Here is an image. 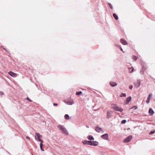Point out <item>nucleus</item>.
Returning a JSON list of instances; mask_svg holds the SVG:
<instances>
[{"mask_svg": "<svg viewBox=\"0 0 155 155\" xmlns=\"http://www.w3.org/2000/svg\"><path fill=\"white\" fill-rule=\"evenodd\" d=\"M144 70H145L147 69V67L146 66H143L142 68H143Z\"/></svg>", "mask_w": 155, "mask_h": 155, "instance_id": "34", "label": "nucleus"}, {"mask_svg": "<svg viewBox=\"0 0 155 155\" xmlns=\"http://www.w3.org/2000/svg\"><path fill=\"white\" fill-rule=\"evenodd\" d=\"M87 138L88 140H94V138L91 135H88L87 136Z\"/></svg>", "mask_w": 155, "mask_h": 155, "instance_id": "17", "label": "nucleus"}, {"mask_svg": "<svg viewBox=\"0 0 155 155\" xmlns=\"http://www.w3.org/2000/svg\"><path fill=\"white\" fill-rule=\"evenodd\" d=\"M109 136L108 134L107 133H106L104 134H103L101 136V138L104 140H108Z\"/></svg>", "mask_w": 155, "mask_h": 155, "instance_id": "4", "label": "nucleus"}, {"mask_svg": "<svg viewBox=\"0 0 155 155\" xmlns=\"http://www.w3.org/2000/svg\"><path fill=\"white\" fill-rule=\"evenodd\" d=\"M95 130L97 132L100 133L102 131H103L102 128L99 127L98 126H97L95 127Z\"/></svg>", "mask_w": 155, "mask_h": 155, "instance_id": "11", "label": "nucleus"}, {"mask_svg": "<svg viewBox=\"0 0 155 155\" xmlns=\"http://www.w3.org/2000/svg\"><path fill=\"white\" fill-rule=\"evenodd\" d=\"M35 137L36 140L38 141L42 138V136L41 135H40L39 133H35Z\"/></svg>", "mask_w": 155, "mask_h": 155, "instance_id": "2", "label": "nucleus"}, {"mask_svg": "<svg viewBox=\"0 0 155 155\" xmlns=\"http://www.w3.org/2000/svg\"><path fill=\"white\" fill-rule=\"evenodd\" d=\"M26 100H27V101H29L30 102H32V101L28 97H27L26 98Z\"/></svg>", "mask_w": 155, "mask_h": 155, "instance_id": "31", "label": "nucleus"}, {"mask_svg": "<svg viewBox=\"0 0 155 155\" xmlns=\"http://www.w3.org/2000/svg\"><path fill=\"white\" fill-rule=\"evenodd\" d=\"M92 142V146H97L98 144V143L97 141H93Z\"/></svg>", "mask_w": 155, "mask_h": 155, "instance_id": "16", "label": "nucleus"}, {"mask_svg": "<svg viewBox=\"0 0 155 155\" xmlns=\"http://www.w3.org/2000/svg\"><path fill=\"white\" fill-rule=\"evenodd\" d=\"M152 96V93H150L147 98V100L146 101V102L147 104H148L150 102V98Z\"/></svg>", "mask_w": 155, "mask_h": 155, "instance_id": "7", "label": "nucleus"}, {"mask_svg": "<svg viewBox=\"0 0 155 155\" xmlns=\"http://www.w3.org/2000/svg\"><path fill=\"white\" fill-rule=\"evenodd\" d=\"M26 138L27 140H30V137H29L28 136H26Z\"/></svg>", "mask_w": 155, "mask_h": 155, "instance_id": "39", "label": "nucleus"}, {"mask_svg": "<svg viewBox=\"0 0 155 155\" xmlns=\"http://www.w3.org/2000/svg\"><path fill=\"white\" fill-rule=\"evenodd\" d=\"M111 107L112 108L117 111L120 112H122L123 111V109L121 107H120L117 105L114 104H112L111 105Z\"/></svg>", "mask_w": 155, "mask_h": 155, "instance_id": "1", "label": "nucleus"}, {"mask_svg": "<svg viewBox=\"0 0 155 155\" xmlns=\"http://www.w3.org/2000/svg\"><path fill=\"white\" fill-rule=\"evenodd\" d=\"M38 141H39L40 143H43V140L41 139L39 140H38Z\"/></svg>", "mask_w": 155, "mask_h": 155, "instance_id": "37", "label": "nucleus"}, {"mask_svg": "<svg viewBox=\"0 0 155 155\" xmlns=\"http://www.w3.org/2000/svg\"><path fill=\"white\" fill-rule=\"evenodd\" d=\"M53 105L54 106H57L58 105V104L56 103H54Z\"/></svg>", "mask_w": 155, "mask_h": 155, "instance_id": "40", "label": "nucleus"}, {"mask_svg": "<svg viewBox=\"0 0 155 155\" xmlns=\"http://www.w3.org/2000/svg\"><path fill=\"white\" fill-rule=\"evenodd\" d=\"M129 88L130 89V90H132L133 87V85H130L129 86Z\"/></svg>", "mask_w": 155, "mask_h": 155, "instance_id": "35", "label": "nucleus"}, {"mask_svg": "<svg viewBox=\"0 0 155 155\" xmlns=\"http://www.w3.org/2000/svg\"><path fill=\"white\" fill-rule=\"evenodd\" d=\"M108 5L111 9H113V7L112 5L110 3H108Z\"/></svg>", "mask_w": 155, "mask_h": 155, "instance_id": "32", "label": "nucleus"}, {"mask_svg": "<svg viewBox=\"0 0 155 155\" xmlns=\"http://www.w3.org/2000/svg\"><path fill=\"white\" fill-rule=\"evenodd\" d=\"M113 15L115 20H117L118 19V16L115 13H113Z\"/></svg>", "mask_w": 155, "mask_h": 155, "instance_id": "19", "label": "nucleus"}, {"mask_svg": "<svg viewBox=\"0 0 155 155\" xmlns=\"http://www.w3.org/2000/svg\"><path fill=\"white\" fill-rule=\"evenodd\" d=\"M43 143H40V148L42 147H43Z\"/></svg>", "mask_w": 155, "mask_h": 155, "instance_id": "38", "label": "nucleus"}, {"mask_svg": "<svg viewBox=\"0 0 155 155\" xmlns=\"http://www.w3.org/2000/svg\"><path fill=\"white\" fill-rule=\"evenodd\" d=\"M62 131H63L64 133L65 134V135H68V133L65 128H64V130H63Z\"/></svg>", "mask_w": 155, "mask_h": 155, "instance_id": "18", "label": "nucleus"}, {"mask_svg": "<svg viewBox=\"0 0 155 155\" xmlns=\"http://www.w3.org/2000/svg\"><path fill=\"white\" fill-rule=\"evenodd\" d=\"M141 84L140 81V80H137L136 82L134 83L135 85L137 88L139 87L140 86Z\"/></svg>", "mask_w": 155, "mask_h": 155, "instance_id": "6", "label": "nucleus"}, {"mask_svg": "<svg viewBox=\"0 0 155 155\" xmlns=\"http://www.w3.org/2000/svg\"><path fill=\"white\" fill-rule=\"evenodd\" d=\"M126 96V94L125 93H121L120 95V97H125Z\"/></svg>", "mask_w": 155, "mask_h": 155, "instance_id": "20", "label": "nucleus"}, {"mask_svg": "<svg viewBox=\"0 0 155 155\" xmlns=\"http://www.w3.org/2000/svg\"><path fill=\"white\" fill-rule=\"evenodd\" d=\"M4 94V93L3 91H0V96H2Z\"/></svg>", "mask_w": 155, "mask_h": 155, "instance_id": "33", "label": "nucleus"}, {"mask_svg": "<svg viewBox=\"0 0 155 155\" xmlns=\"http://www.w3.org/2000/svg\"><path fill=\"white\" fill-rule=\"evenodd\" d=\"M82 143L84 144H87L90 146H92V142L91 140H84L82 141Z\"/></svg>", "mask_w": 155, "mask_h": 155, "instance_id": "3", "label": "nucleus"}, {"mask_svg": "<svg viewBox=\"0 0 155 155\" xmlns=\"http://www.w3.org/2000/svg\"><path fill=\"white\" fill-rule=\"evenodd\" d=\"M8 74L11 76H12V77H13V78L17 76L16 74L14 73V72H13L12 71H10L9 72H8Z\"/></svg>", "mask_w": 155, "mask_h": 155, "instance_id": "10", "label": "nucleus"}, {"mask_svg": "<svg viewBox=\"0 0 155 155\" xmlns=\"http://www.w3.org/2000/svg\"><path fill=\"white\" fill-rule=\"evenodd\" d=\"M1 47H2V48H3V49L5 50V51L7 52H8V51L4 48L2 46H1Z\"/></svg>", "mask_w": 155, "mask_h": 155, "instance_id": "36", "label": "nucleus"}, {"mask_svg": "<svg viewBox=\"0 0 155 155\" xmlns=\"http://www.w3.org/2000/svg\"><path fill=\"white\" fill-rule=\"evenodd\" d=\"M132 58L134 61H136L137 60V57L135 55H133L132 56Z\"/></svg>", "mask_w": 155, "mask_h": 155, "instance_id": "25", "label": "nucleus"}, {"mask_svg": "<svg viewBox=\"0 0 155 155\" xmlns=\"http://www.w3.org/2000/svg\"><path fill=\"white\" fill-rule=\"evenodd\" d=\"M127 122V120H122L121 121V124H125Z\"/></svg>", "mask_w": 155, "mask_h": 155, "instance_id": "26", "label": "nucleus"}, {"mask_svg": "<svg viewBox=\"0 0 155 155\" xmlns=\"http://www.w3.org/2000/svg\"><path fill=\"white\" fill-rule=\"evenodd\" d=\"M155 132V130H152L150 132V133H149V135H152V134H153Z\"/></svg>", "mask_w": 155, "mask_h": 155, "instance_id": "29", "label": "nucleus"}, {"mask_svg": "<svg viewBox=\"0 0 155 155\" xmlns=\"http://www.w3.org/2000/svg\"><path fill=\"white\" fill-rule=\"evenodd\" d=\"M144 71L143 68H142L141 70L140 71V73L142 74H144Z\"/></svg>", "mask_w": 155, "mask_h": 155, "instance_id": "27", "label": "nucleus"}, {"mask_svg": "<svg viewBox=\"0 0 155 155\" xmlns=\"http://www.w3.org/2000/svg\"><path fill=\"white\" fill-rule=\"evenodd\" d=\"M129 70L130 71L131 70V71H130V73H132L134 71V69L132 67L131 68H129Z\"/></svg>", "mask_w": 155, "mask_h": 155, "instance_id": "24", "label": "nucleus"}, {"mask_svg": "<svg viewBox=\"0 0 155 155\" xmlns=\"http://www.w3.org/2000/svg\"><path fill=\"white\" fill-rule=\"evenodd\" d=\"M57 127L59 130L62 131H63V130H64V128H65L63 126L61 125H58L57 126Z\"/></svg>", "mask_w": 155, "mask_h": 155, "instance_id": "15", "label": "nucleus"}, {"mask_svg": "<svg viewBox=\"0 0 155 155\" xmlns=\"http://www.w3.org/2000/svg\"><path fill=\"white\" fill-rule=\"evenodd\" d=\"M131 99V96H129L127 97L126 99V100L125 103V104H128L130 102V101Z\"/></svg>", "mask_w": 155, "mask_h": 155, "instance_id": "9", "label": "nucleus"}, {"mask_svg": "<svg viewBox=\"0 0 155 155\" xmlns=\"http://www.w3.org/2000/svg\"><path fill=\"white\" fill-rule=\"evenodd\" d=\"M74 103L73 101H68L67 102V104L69 105H71Z\"/></svg>", "mask_w": 155, "mask_h": 155, "instance_id": "22", "label": "nucleus"}, {"mask_svg": "<svg viewBox=\"0 0 155 155\" xmlns=\"http://www.w3.org/2000/svg\"><path fill=\"white\" fill-rule=\"evenodd\" d=\"M137 107L136 106H134L132 108H133L134 110H136L137 108Z\"/></svg>", "mask_w": 155, "mask_h": 155, "instance_id": "30", "label": "nucleus"}, {"mask_svg": "<svg viewBox=\"0 0 155 155\" xmlns=\"http://www.w3.org/2000/svg\"><path fill=\"white\" fill-rule=\"evenodd\" d=\"M148 113L150 116H151L154 114V112L152 108H150L149 109Z\"/></svg>", "mask_w": 155, "mask_h": 155, "instance_id": "12", "label": "nucleus"}, {"mask_svg": "<svg viewBox=\"0 0 155 155\" xmlns=\"http://www.w3.org/2000/svg\"><path fill=\"white\" fill-rule=\"evenodd\" d=\"M109 83L110 85L112 87H114L115 86H116L117 85V83H116L113 81L110 82Z\"/></svg>", "mask_w": 155, "mask_h": 155, "instance_id": "14", "label": "nucleus"}, {"mask_svg": "<svg viewBox=\"0 0 155 155\" xmlns=\"http://www.w3.org/2000/svg\"><path fill=\"white\" fill-rule=\"evenodd\" d=\"M111 111H108L107 112V115L106 118L107 119L109 118L110 117L112 116L111 113Z\"/></svg>", "mask_w": 155, "mask_h": 155, "instance_id": "13", "label": "nucleus"}, {"mask_svg": "<svg viewBox=\"0 0 155 155\" xmlns=\"http://www.w3.org/2000/svg\"><path fill=\"white\" fill-rule=\"evenodd\" d=\"M120 42L124 45H126L128 44L127 41L123 38H121L120 39Z\"/></svg>", "mask_w": 155, "mask_h": 155, "instance_id": "8", "label": "nucleus"}, {"mask_svg": "<svg viewBox=\"0 0 155 155\" xmlns=\"http://www.w3.org/2000/svg\"><path fill=\"white\" fill-rule=\"evenodd\" d=\"M86 127H87V128H89V126H86Z\"/></svg>", "mask_w": 155, "mask_h": 155, "instance_id": "42", "label": "nucleus"}, {"mask_svg": "<svg viewBox=\"0 0 155 155\" xmlns=\"http://www.w3.org/2000/svg\"><path fill=\"white\" fill-rule=\"evenodd\" d=\"M64 118L65 119L68 120L69 119V116L68 114H66L64 116Z\"/></svg>", "mask_w": 155, "mask_h": 155, "instance_id": "21", "label": "nucleus"}, {"mask_svg": "<svg viewBox=\"0 0 155 155\" xmlns=\"http://www.w3.org/2000/svg\"><path fill=\"white\" fill-rule=\"evenodd\" d=\"M82 93L81 91H79L78 92H76V94L77 95H81L82 94Z\"/></svg>", "mask_w": 155, "mask_h": 155, "instance_id": "23", "label": "nucleus"}, {"mask_svg": "<svg viewBox=\"0 0 155 155\" xmlns=\"http://www.w3.org/2000/svg\"><path fill=\"white\" fill-rule=\"evenodd\" d=\"M132 137L133 136L132 135H130L128 136L126 138L124 139V142L127 143L129 142L132 139Z\"/></svg>", "mask_w": 155, "mask_h": 155, "instance_id": "5", "label": "nucleus"}, {"mask_svg": "<svg viewBox=\"0 0 155 155\" xmlns=\"http://www.w3.org/2000/svg\"><path fill=\"white\" fill-rule=\"evenodd\" d=\"M40 149L42 151H44V150L43 148V147H40Z\"/></svg>", "mask_w": 155, "mask_h": 155, "instance_id": "41", "label": "nucleus"}, {"mask_svg": "<svg viewBox=\"0 0 155 155\" xmlns=\"http://www.w3.org/2000/svg\"><path fill=\"white\" fill-rule=\"evenodd\" d=\"M117 47H118V48H120V50L122 51L123 53L124 52L123 51V50L122 48L120 46H119V45H117Z\"/></svg>", "mask_w": 155, "mask_h": 155, "instance_id": "28", "label": "nucleus"}]
</instances>
